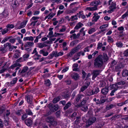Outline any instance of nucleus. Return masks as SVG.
I'll use <instances>...</instances> for the list:
<instances>
[{
	"mask_svg": "<svg viewBox=\"0 0 128 128\" xmlns=\"http://www.w3.org/2000/svg\"><path fill=\"white\" fill-rule=\"evenodd\" d=\"M103 62L102 56L99 55L94 60V66L96 68L100 67L102 66Z\"/></svg>",
	"mask_w": 128,
	"mask_h": 128,
	"instance_id": "f257e3e1",
	"label": "nucleus"
},
{
	"mask_svg": "<svg viewBox=\"0 0 128 128\" xmlns=\"http://www.w3.org/2000/svg\"><path fill=\"white\" fill-rule=\"evenodd\" d=\"M28 22V20H26L20 24L19 22L17 23L15 26V28L16 29H19L24 27Z\"/></svg>",
	"mask_w": 128,
	"mask_h": 128,
	"instance_id": "f03ea898",
	"label": "nucleus"
},
{
	"mask_svg": "<svg viewBox=\"0 0 128 128\" xmlns=\"http://www.w3.org/2000/svg\"><path fill=\"white\" fill-rule=\"evenodd\" d=\"M48 107L50 110L52 112L56 111L58 108V104L54 105L52 103L49 104Z\"/></svg>",
	"mask_w": 128,
	"mask_h": 128,
	"instance_id": "7ed1b4c3",
	"label": "nucleus"
},
{
	"mask_svg": "<svg viewBox=\"0 0 128 128\" xmlns=\"http://www.w3.org/2000/svg\"><path fill=\"white\" fill-rule=\"evenodd\" d=\"M112 0H109L108 1V5L110 6L109 7L110 9L114 10L116 8V4L114 2H112Z\"/></svg>",
	"mask_w": 128,
	"mask_h": 128,
	"instance_id": "20e7f679",
	"label": "nucleus"
},
{
	"mask_svg": "<svg viewBox=\"0 0 128 128\" xmlns=\"http://www.w3.org/2000/svg\"><path fill=\"white\" fill-rule=\"evenodd\" d=\"M78 16L80 18H81L83 19L86 18V16L82 14L80 12L79 13H77L76 15L72 16V21L78 20V18L77 17Z\"/></svg>",
	"mask_w": 128,
	"mask_h": 128,
	"instance_id": "39448f33",
	"label": "nucleus"
},
{
	"mask_svg": "<svg viewBox=\"0 0 128 128\" xmlns=\"http://www.w3.org/2000/svg\"><path fill=\"white\" fill-rule=\"evenodd\" d=\"M4 46L6 48L8 46V47L9 50L10 51H12L14 48L16 49L17 48L16 46H11V44L8 42L4 44Z\"/></svg>",
	"mask_w": 128,
	"mask_h": 128,
	"instance_id": "423d86ee",
	"label": "nucleus"
},
{
	"mask_svg": "<svg viewBox=\"0 0 128 128\" xmlns=\"http://www.w3.org/2000/svg\"><path fill=\"white\" fill-rule=\"evenodd\" d=\"M4 46L6 48L8 46V47L9 50L10 51H12L14 48L16 49L17 48L16 46H11V44L8 42L4 44Z\"/></svg>",
	"mask_w": 128,
	"mask_h": 128,
	"instance_id": "0eeeda50",
	"label": "nucleus"
},
{
	"mask_svg": "<svg viewBox=\"0 0 128 128\" xmlns=\"http://www.w3.org/2000/svg\"><path fill=\"white\" fill-rule=\"evenodd\" d=\"M99 91L98 88H96L92 90L89 91L88 93V95L90 96L97 94Z\"/></svg>",
	"mask_w": 128,
	"mask_h": 128,
	"instance_id": "6e6552de",
	"label": "nucleus"
},
{
	"mask_svg": "<svg viewBox=\"0 0 128 128\" xmlns=\"http://www.w3.org/2000/svg\"><path fill=\"white\" fill-rule=\"evenodd\" d=\"M96 120V118L94 117L90 118L86 122V126H88L94 122Z\"/></svg>",
	"mask_w": 128,
	"mask_h": 128,
	"instance_id": "1a4fd4ad",
	"label": "nucleus"
},
{
	"mask_svg": "<svg viewBox=\"0 0 128 128\" xmlns=\"http://www.w3.org/2000/svg\"><path fill=\"white\" fill-rule=\"evenodd\" d=\"M46 121L49 123H52L53 122H55V124L56 125L57 122L54 120V118L52 116H50L47 117L46 119Z\"/></svg>",
	"mask_w": 128,
	"mask_h": 128,
	"instance_id": "9d476101",
	"label": "nucleus"
},
{
	"mask_svg": "<svg viewBox=\"0 0 128 128\" xmlns=\"http://www.w3.org/2000/svg\"><path fill=\"white\" fill-rule=\"evenodd\" d=\"M19 4L17 0H12L11 4V6L14 9H15L18 6Z\"/></svg>",
	"mask_w": 128,
	"mask_h": 128,
	"instance_id": "9b49d317",
	"label": "nucleus"
},
{
	"mask_svg": "<svg viewBox=\"0 0 128 128\" xmlns=\"http://www.w3.org/2000/svg\"><path fill=\"white\" fill-rule=\"evenodd\" d=\"M32 98L33 97L31 95H28L25 96V98L28 103L30 104H32Z\"/></svg>",
	"mask_w": 128,
	"mask_h": 128,
	"instance_id": "f8f14e48",
	"label": "nucleus"
},
{
	"mask_svg": "<svg viewBox=\"0 0 128 128\" xmlns=\"http://www.w3.org/2000/svg\"><path fill=\"white\" fill-rule=\"evenodd\" d=\"M26 124L28 126H30L32 125L33 122L31 118H29L27 119L25 121Z\"/></svg>",
	"mask_w": 128,
	"mask_h": 128,
	"instance_id": "ddd939ff",
	"label": "nucleus"
},
{
	"mask_svg": "<svg viewBox=\"0 0 128 128\" xmlns=\"http://www.w3.org/2000/svg\"><path fill=\"white\" fill-rule=\"evenodd\" d=\"M90 80L88 81H86L84 85L81 88L80 90L82 92H83L87 88L88 86L90 84Z\"/></svg>",
	"mask_w": 128,
	"mask_h": 128,
	"instance_id": "4468645a",
	"label": "nucleus"
},
{
	"mask_svg": "<svg viewBox=\"0 0 128 128\" xmlns=\"http://www.w3.org/2000/svg\"><path fill=\"white\" fill-rule=\"evenodd\" d=\"M100 70H94L92 73L93 77L92 78V80H94V78L100 73Z\"/></svg>",
	"mask_w": 128,
	"mask_h": 128,
	"instance_id": "2eb2a0df",
	"label": "nucleus"
},
{
	"mask_svg": "<svg viewBox=\"0 0 128 128\" xmlns=\"http://www.w3.org/2000/svg\"><path fill=\"white\" fill-rule=\"evenodd\" d=\"M112 87L114 88V90L112 91L110 94V95L111 96H112L114 95V93L118 90V86L115 84L112 85Z\"/></svg>",
	"mask_w": 128,
	"mask_h": 128,
	"instance_id": "dca6fc26",
	"label": "nucleus"
},
{
	"mask_svg": "<svg viewBox=\"0 0 128 128\" xmlns=\"http://www.w3.org/2000/svg\"><path fill=\"white\" fill-rule=\"evenodd\" d=\"M47 45L44 43L39 42L37 44V47L40 48H42L44 47L47 46Z\"/></svg>",
	"mask_w": 128,
	"mask_h": 128,
	"instance_id": "f3484780",
	"label": "nucleus"
},
{
	"mask_svg": "<svg viewBox=\"0 0 128 128\" xmlns=\"http://www.w3.org/2000/svg\"><path fill=\"white\" fill-rule=\"evenodd\" d=\"M39 52L40 54H42L43 56H47L48 54V52H45L44 49L40 50Z\"/></svg>",
	"mask_w": 128,
	"mask_h": 128,
	"instance_id": "a211bd4d",
	"label": "nucleus"
},
{
	"mask_svg": "<svg viewBox=\"0 0 128 128\" xmlns=\"http://www.w3.org/2000/svg\"><path fill=\"white\" fill-rule=\"evenodd\" d=\"M21 66V65L20 63H16L10 66V68L11 69H12V70H13L17 66L20 67Z\"/></svg>",
	"mask_w": 128,
	"mask_h": 128,
	"instance_id": "6ab92c4d",
	"label": "nucleus"
},
{
	"mask_svg": "<svg viewBox=\"0 0 128 128\" xmlns=\"http://www.w3.org/2000/svg\"><path fill=\"white\" fill-rule=\"evenodd\" d=\"M84 24L81 22H80L77 24L76 26H75L74 28L75 30H78L82 26H83Z\"/></svg>",
	"mask_w": 128,
	"mask_h": 128,
	"instance_id": "aec40b11",
	"label": "nucleus"
},
{
	"mask_svg": "<svg viewBox=\"0 0 128 128\" xmlns=\"http://www.w3.org/2000/svg\"><path fill=\"white\" fill-rule=\"evenodd\" d=\"M43 33V32H41L39 35L36 37V38L34 40V42L35 43L37 42L38 41V39L41 38L42 37L41 35Z\"/></svg>",
	"mask_w": 128,
	"mask_h": 128,
	"instance_id": "412c9836",
	"label": "nucleus"
},
{
	"mask_svg": "<svg viewBox=\"0 0 128 128\" xmlns=\"http://www.w3.org/2000/svg\"><path fill=\"white\" fill-rule=\"evenodd\" d=\"M50 56L51 58H52L54 56L56 58L57 57V51L53 52L51 54H50Z\"/></svg>",
	"mask_w": 128,
	"mask_h": 128,
	"instance_id": "4be33fe9",
	"label": "nucleus"
},
{
	"mask_svg": "<svg viewBox=\"0 0 128 128\" xmlns=\"http://www.w3.org/2000/svg\"><path fill=\"white\" fill-rule=\"evenodd\" d=\"M28 70V68L27 66L24 67L21 72L22 74H25Z\"/></svg>",
	"mask_w": 128,
	"mask_h": 128,
	"instance_id": "5701e85b",
	"label": "nucleus"
},
{
	"mask_svg": "<svg viewBox=\"0 0 128 128\" xmlns=\"http://www.w3.org/2000/svg\"><path fill=\"white\" fill-rule=\"evenodd\" d=\"M34 40L33 37L31 36L26 37L24 38V40H29L30 41H32Z\"/></svg>",
	"mask_w": 128,
	"mask_h": 128,
	"instance_id": "b1692460",
	"label": "nucleus"
},
{
	"mask_svg": "<svg viewBox=\"0 0 128 128\" xmlns=\"http://www.w3.org/2000/svg\"><path fill=\"white\" fill-rule=\"evenodd\" d=\"M7 49L4 46L0 47V53L3 54L7 52Z\"/></svg>",
	"mask_w": 128,
	"mask_h": 128,
	"instance_id": "393cba45",
	"label": "nucleus"
},
{
	"mask_svg": "<svg viewBox=\"0 0 128 128\" xmlns=\"http://www.w3.org/2000/svg\"><path fill=\"white\" fill-rule=\"evenodd\" d=\"M108 91V88H105L102 89L101 91L102 93L104 95L106 94Z\"/></svg>",
	"mask_w": 128,
	"mask_h": 128,
	"instance_id": "a878e982",
	"label": "nucleus"
},
{
	"mask_svg": "<svg viewBox=\"0 0 128 128\" xmlns=\"http://www.w3.org/2000/svg\"><path fill=\"white\" fill-rule=\"evenodd\" d=\"M30 54H24L23 56V59L24 61L27 60L29 57Z\"/></svg>",
	"mask_w": 128,
	"mask_h": 128,
	"instance_id": "bb28decb",
	"label": "nucleus"
},
{
	"mask_svg": "<svg viewBox=\"0 0 128 128\" xmlns=\"http://www.w3.org/2000/svg\"><path fill=\"white\" fill-rule=\"evenodd\" d=\"M79 76L78 74L76 73H74L72 76V78H74V80H76L79 78Z\"/></svg>",
	"mask_w": 128,
	"mask_h": 128,
	"instance_id": "cd10ccee",
	"label": "nucleus"
},
{
	"mask_svg": "<svg viewBox=\"0 0 128 128\" xmlns=\"http://www.w3.org/2000/svg\"><path fill=\"white\" fill-rule=\"evenodd\" d=\"M60 98L59 96L55 98L52 100V102L54 104L60 100Z\"/></svg>",
	"mask_w": 128,
	"mask_h": 128,
	"instance_id": "c85d7f7f",
	"label": "nucleus"
},
{
	"mask_svg": "<svg viewBox=\"0 0 128 128\" xmlns=\"http://www.w3.org/2000/svg\"><path fill=\"white\" fill-rule=\"evenodd\" d=\"M8 12L4 10L0 14V15L2 16V17H6L8 16Z\"/></svg>",
	"mask_w": 128,
	"mask_h": 128,
	"instance_id": "c756f323",
	"label": "nucleus"
},
{
	"mask_svg": "<svg viewBox=\"0 0 128 128\" xmlns=\"http://www.w3.org/2000/svg\"><path fill=\"white\" fill-rule=\"evenodd\" d=\"M100 4V1H95L91 2L90 4V5L92 6H95V5H99Z\"/></svg>",
	"mask_w": 128,
	"mask_h": 128,
	"instance_id": "7c9ffc66",
	"label": "nucleus"
},
{
	"mask_svg": "<svg viewBox=\"0 0 128 128\" xmlns=\"http://www.w3.org/2000/svg\"><path fill=\"white\" fill-rule=\"evenodd\" d=\"M96 30L95 28H92L89 30L88 31V33L89 34H91L95 32Z\"/></svg>",
	"mask_w": 128,
	"mask_h": 128,
	"instance_id": "2f4dec72",
	"label": "nucleus"
},
{
	"mask_svg": "<svg viewBox=\"0 0 128 128\" xmlns=\"http://www.w3.org/2000/svg\"><path fill=\"white\" fill-rule=\"evenodd\" d=\"M15 114L18 116H20L23 114V110H18L15 112Z\"/></svg>",
	"mask_w": 128,
	"mask_h": 128,
	"instance_id": "473e14b6",
	"label": "nucleus"
},
{
	"mask_svg": "<svg viewBox=\"0 0 128 128\" xmlns=\"http://www.w3.org/2000/svg\"><path fill=\"white\" fill-rule=\"evenodd\" d=\"M8 29L7 28H5L2 29L0 31L1 32L2 34V35H4L8 32Z\"/></svg>",
	"mask_w": 128,
	"mask_h": 128,
	"instance_id": "72a5a7b5",
	"label": "nucleus"
},
{
	"mask_svg": "<svg viewBox=\"0 0 128 128\" xmlns=\"http://www.w3.org/2000/svg\"><path fill=\"white\" fill-rule=\"evenodd\" d=\"M71 104L69 102H68L67 104L66 105L65 107L64 108V110H66L68 108H69L71 106Z\"/></svg>",
	"mask_w": 128,
	"mask_h": 128,
	"instance_id": "f704fd0d",
	"label": "nucleus"
},
{
	"mask_svg": "<svg viewBox=\"0 0 128 128\" xmlns=\"http://www.w3.org/2000/svg\"><path fill=\"white\" fill-rule=\"evenodd\" d=\"M122 74L123 76H128V70H125L123 71Z\"/></svg>",
	"mask_w": 128,
	"mask_h": 128,
	"instance_id": "c9c22d12",
	"label": "nucleus"
},
{
	"mask_svg": "<svg viewBox=\"0 0 128 128\" xmlns=\"http://www.w3.org/2000/svg\"><path fill=\"white\" fill-rule=\"evenodd\" d=\"M26 114L27 115L28 114V115H30L32 114V113L30 109H26Z\"/></svg>",
	"mask_w": 128,
	"mask_h": 128,
	"instance_id": "e433bc0d",
	"label": "nucleus"
},
{
	"mask_svg": "<svg viewBox=\"0 0 128 128\" xmlns=\"http://www.w3.org/2000/svg\"><path fill=\"white\" fill-rule=\"evenodd\" d=\"M18 80L17 78H13L12 80L10 82V84H14L16 83Z\"/></svg>",
	"mask_w": 128,
	"mask_h": 128,
	"instance_id": "4c0bfd02",
	"label": "nucleus"
},
{
	"mask_svg": "<svg viewBox=\"0 0 128 128\" xmlns=\"http://www.w3.org/2000/svg\"><path fill=\"white\" fill-rule=\"evenodd\" d=\"M10 37H5L3 40L1 42L2 44H3L6 42L10 38Z\"/></svg>",
	"mask_w": 128,
	"mask_h": 128,
	"instance_id": "58836bf2",
	"label": "nucleus"
},
{
	"mask_svg": "<svg viewBox=\"0 0 128 128\" xmlns=\"http://www.w3.org/2000/svg\"><path fill=\"white\" fill-rule=\"evenodd\" d=\"M97 7V5H95L94 6L91 7V11H93L97 10L98 9Z\"/></svg>",
	"mask_w": 128,
	"mask_h": 128,
	"instance_id": "ea45409f",
	"label": "nucleus"
},
{
	"mask_svg": "<svg viewBox=\"0 0 128 128\" xmlns=\"http://www.w3.org/2000/svg\"><path fill=\"white\" fill-rule=\"evenodd\" d=\"M80 36V34L79 33L77 35L75 34H72V38L74 39H76L78 38Z\"/></svg>",
	"mask_w": 128,
	"mask_h": 128,
	"instance_id": "a19ab883",
	"label": "nucleus"
},
{
	"mask_svg": "<svg viewBox=\"0 0 128 128\" xmlns=\"http://www.w3.org/2000/svg\"><path fill=\"white\" fill-rule=\"evenodd\" d=\"M100 16H95L94 18H92V21L94 22H96L100 18Z\"/></svg>",
	"mask_w": 128,
	"mask_h": 128,
	"instance_id": "79ce46f5",
	"label": "nucleus"
},
{
	"mask_svg": "<svg viewBox=\"0 0 128 128\" xmlns=\"http://www.w3.org/2000/svg\"><path fill=\"white\" fill-rule=\"evenodd\" d=\"M56 39V38H50L49 39L50 41L48 40L46 42H45L47 44L50 43L52 42V41H54Z\"/></svg>",
	"mask_w": 128,
	"mask_h": 128,
	"instance_id": "37998d69",
	"label": "nucleus"
},
{
	"mask_svg": "<svg viewBox=\"0 0 128 128\" xmlns=\"http://www.w3.org/2000/svg\"><path fill=\"white\" fill-rule=\"evenodd\" d=\"M53 32L52 31L50 32L48 34L47 36V37L49 38H52L53 37L52 36H53Z\"/></svg>",
	"mask_w": 128,
	"mask_h": 128,
	"instance_id": "c03bdc74",
	"label": "nucleus"
},
{
	"mask_svg": "<svg viewBox=\"0 0 128 128\" xmlns=\"http://www.w3.org/2000/svg\"><path fill=\"white\" fill-rule=\"evenodd\" d=\"M127 17H128V12L126 11L124 14L122 16L121 18H122L124 19Z\"/></svg>",
	"mask_w": 128,
	"mask_h": 128,
	"instance_id": "a18cd8bd",
	"label": "nucleus"
},
{
	"mask_svg": "<svg viewBox=\"0 0 128 128\" xmlns=\"http://www.w3.org/2000/svg\"><path fill=\"white\" fill-rule=\"evenodd\" d=\"M114 105L113 104H111L109 106H108L106 107V109L107 110H109L111 108H114Z\"/></svg>",
	"mask_w": 128,
	"mask_h": 128,
	"instance_id": "49530a36",
	"label": "nucleus"
},
{
	"mask_svg": "<svg viewBox=\"0 0 128 128\" xmlns=\"http://www.w3.org/2000/svg\"><path fill=\"white\" fill-rule=\"evenodd\" d=\"M28 117V115L26 114H24L22 116L21 118L22 120H24Z\"/></svg>",
	"mask_w": 128,
	"mask_h": 128,
	"instance_id": "de8ad7c7",
	"label": "nucleus"
},
{
	"mask_svg": "<svg viewBox=\"0 0 128 128\" xmlns=\"http://www.w3.org/2000/svg\"><path fill=\"white\" fill-rule=\"evenodd\" d=\"M116 45L117 47L119 48L122 47L123 46L122 43L120 42H116Z\"/></svg>",
	"mask_w": 128,
	"mask_h": 128,
	"instance_id": "09e8293b",
	"label": "nucleus"
},
{
	"mask_svg": "<svg viewBox=\"0 0 128 128\" xmlns=\"http://www.w3.org/2000/svg\"><path fill=\"white\" fill-rule=\"evenodd\" d=\"M6 27L8 28H12L14 27V26L12 24H8L6 25Z\"/></svg>",
	"mask_w": 128,
	"mask_h": 128,
	"instance_id": "8fccbe9b",
	"label": "nucleus"
},
{
	"mask_svg": "<svg viewBox=\"0 0 128 128\" xmlns=\"http://www.w3.org/2000/svg\"><path fill=\"white\" fill-rule=\"evenodd\" d=\"M103 58L104 61L106 62L108 60V57L107 56L106 54L104 55L103 56H102V59Z\"/></svg>",
	"mask_w": 128,
	"mask_h": 128,
	"instance_id": "3c124183",
	"label": "nucleus"
},
{
	"mask_svg": "<svg viewBox=\"0 0 128 128\" xmlns=\"http://www.w3.org/2000/svg\"><path fill=\"white\" fill-rule=\"evenodd\" d=\"M108 26V24H106L103 25L101 26L100 27V29H102L104 28H105L107 27Z\"/></svg>",
	"mask_w": 128,
	"mask_h": 128,
	"instance_id": "603ef678",
	"label": "nucleus"
},
{
	"mask_svg": "<svg viewBox=\"0 0 128 128\" xmlns=\"http://www.w3.org/2000/svg\"><path fill=\"white\" fill-rule=\"evenodd\" d=\"M39 18V17L38 16H33L31 19L32 20H37Z\"/></svg>",
	"mask_w": 128,
	"mask_h": 128,
	"instance_id": "864d4df0",
	"label": "nucleus"
},
{
	"mask_svg": "<svg viewBox=\"0 0 128 128\" xmlns=\"http://www.w3.org/2000/svg\"><path fill=\"white\" fill-rule=\"evenodd\" d=\"M108 41L109 42H113V40L111 36L108 37Z\"/></svg>",
	"mask_w": 128,
	"mask_h": 128,
	"instance_id": "5fc2aeb1",
	"label": "nucleus"
},
{
	"mask_svg": "<svg viewBox=\"0 0 128 128\" xmlns=\"http://www.w3.org/2000/svg\"><path fill=\"white\" fill-rule=\"evenodd\" d=\"M27 44L28 46H32L34 45V43L33 42H27Z\"/></svg>",
	"mask_w": 128,
	"mask_h": 128,
	"instance_id": "6e6d98bb",
	"label": "nucleus"
},
{
	"mask_svg": "<svg viewBox=\"0 0 128 128\" xmlns=\"http://www.w3.org/2000/svg\"><path fill=\"white\" fill-rule=\"evenodd\" d=\"M47 86H50V82L49 80H46L45 82Z\"/></svg>",
	"mask_w": 128,
	"mask_h": 128,
	"instance_id": "4d7b16f0",
	"label": "nucleus"
},
{
	"mask_svg": "<svg viewBox=\"0 0 128 128\" xmlns=\"http://www.w3.org/2000/svg\"><path fill=\"white\" fill-rule=\"evenodd\" d=\"M40 11L38 10H35L33 12V15H37L39 14Z\"/></svg>",
	"mask_w": 128,
	"mask_h": 128,
	"instance_id": "13d9d810",
	"label": "nucleus"
},
{
	"mask_svg": "<svg viewBox=\"0 0 128 128\" xmlns=\"http://www.w3.org/2000/svg\"><path fill=\"white\" fill-rule=\"evenodd\" d=\"M60 111H58L56 112V117L57 118H59L60 117Z\"/></svg>",
	"mask_w": 128,
	"mask_h": 128,
	"instance_id": "bf43d9fd",
	"label": "nucleus"
},
{
	"mask_svg": "<svg viewBox=\"0 0 128 128\" xmlns=\"http://www.w3.org/2000/svg\"><path fill=\"white\" fill-rule=\"evenodd\" d=\"M85 102H85V101H83L81 103V104H80L79 105H78L77 106L78 107H82V106H83V105H84V104H85Z\"/></svg>",
	"mask_w": 128,
	"mask_h": 128,
	"instance_id": "052dcab7",
	"label": "nucleus"
},
{
	"mask_svg": "<svg viewBox=\"0 0 128 128\" xmlns=\"http://www.w3.org/2000/svg\"><path fill=\"white\" fill-rule=\"evenodd\" d=\"M88 109V107L86 106H84L82 107V110L84 112L86 111Z\"/></svg>",
	"mask_w": 128,
	"mask_h": 128,
	"instance_id": "680f3d73",
	"label": "nucleus"
},
{
	"mask_svg": "<svg viewBox=\"0 0 128 128\" xmlns=\"http://www.w3.org/2000/svg\"><path fill=\"white\" fill-rule=\"evenodd\" d=\"M24 60L22 58H20L16 60V62H23Z\"/></svg>",
	"mask_w": 128,
	"mask_h": 128,
	"instance_id": "e2e57ef3",
	"label": "nucleus"
},
{
	"mask_svg": "<svg viewBox=\"0 0 128 128\" xmlns=\"http://www.w3.org/2000/svg\"><path fill=\"white\" fill-rule=\"evenodd\" d=\"M68 69V67H66L62 71V72L63 73L67 71Z\"/></svg>",
	"mask_w": 128,
	"mask_h": 128,
	"instance_id": "0e129e2a",
	"label": "nucleus"
},
{
	"mask_svg": "<svg viewBox=\"0 0 128 128\" xmlns=\"http://www.w3.org/2000/svg\"><path fill=\"white\" fill-rule=\"evenodd\" d=\"M20 53L19 52L15 54L14 56V57L15 58H18L20 56Z\"/></svg>",
	"mask_w": 128,
	"mask_h": 128,
	"instance_id": "69168bd1",
	"label": "nucleus"
},
{
	"mask_svg": "<svg viewBox=\"0 0 128 128\" xmlns=\"http://www.w3.org/2000/svg\"><path fill=\"white\" fill-rule=\"evenodd\" d=\"M16 40V39L15 38H12L10 40L9 42L12 44H14Z\"/></svg>",
	"mask_w": 128,
	"mask_h": 128,
	"instance_id": "338daca9",
	"label": "nucleus"
},
{
	"mask_svg": "<svg viewBox=\"0 0 128 128\" xmlns=\"http://www.w3.org/2000/svg\"><path fill=\"white\" fill-rule=\"evenodd\" d=\"M79 49V48L78 47H77L74 48L72 50V53L73 52H75L76 51H78Z\"/></svg>",
	"mask_w": 128,
	"mask_h": 128,
	"instance_id": "774afa93",
	"label": "nucleus"
}]
</instances>
